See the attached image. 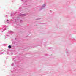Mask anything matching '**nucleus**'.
I'll return each mask as SVG.
<instances>
[{
	"instance_id": "obj_15",
	"label": "nucleus",
	"mask_w": 76,
	"mask_h": 76,
	"mask_svg": "<svg viewBox=\"0 0 76 76\" xmlns=\"http://www.w3.org/2000/svg\"><path fill=\"white\" fill-rule=\"evenodd\" d=\"M5 17H6V18H7V15H6L5 16Z\"/></svg>"
},
{
	"instance_id": "obj_8",
	"label": "nucleus",
	"mask_w": 76,
	"mask_h": 76,
	"mask_svg": "<svg viewBox=\"0 0 76 76\" xmlns=\"http://www.w3.org/2000/svg\"><path fill=\"white\" fill-rule=\"evenodd\" d=\"M11 47H12V46H11V45H10L8 46V48L9 49L11 48Z\"/></svg>"
},
{
	"instance_id": "obj_19",
	"label": "nucleus",
	"mask_w": 76,
	"mask_h": 76,
	"mask_svg": "<svg viewBox=\"0 0 76 76\" xmlns=\"http://www.w3.org/2000/svg\"><path fill=\"white\" fill-rule=\"evenodd\" d=\"M15 40H16V38H15Z\"/></svg>"
},
{
	"instance_id": "obj_18",
	"label": "nucleus",
	"mask_w": 76,
	"mask_h": 76,
	"mask_svg": "<svg viewBox=\"0 0 76 76\" xmlns=\"http://www.w3.org/2000/svg\"><path fill=\"white\" fill-rule=\"evenodd\" d=\"M38 19H39V18L37 19V20H38Z\"/></svg>"
},
{
	"instance_id": "obj_20",
	"label": "nucleus",
	"mask_w": 76,
	"mask_h": 76,
	"mask_svg": "<svg viewBox=\"0 0 76 76\" xmlns=\"http://www.w3.org/2000/svg\"><path fill=\"white\" fill-rule=\"evenodd\" d=\"M19 26V25H17V26Z\"/></svg>"
},
{
	"instance_id": "obj_13",
	"label": "nucleus",
	"mask_w": 76,
	"mask_h": 76,
	"mask_svg": "<svg viewBox=\"0 0 76 76\" xmlns=\"http://www.w3.org/2000/svg\"><path fill=\"white\" fill-rule=\"evenodd\" d=\"M12 44H15V41H13V42H12Z\"/></svg>"
},
{
	"instance_id": "obj_9",
	"label": "nucleus",
	"mask_w": 76,
	"mask_h": 76,
	"mask_svg": "<svg viewBox=\"0 0 76 76\" xmlns=\"http://www.w3.org/2000/svg\"><path fill=\"white\" fill-rule=\"evenodd\" d=\"M10 34H14V32L11 31H10Z\"/></svg>"
},
{
	"instance_id": "obj_22",
	"label": "nucleus",
	"mask_w": 76,
	"mask_h": 76,
	"mask_svg": "<svg viewBox=\"0 0 76 76\" xmlns=\"http://www.w3.org/2000/svg\"><path fill=\"white\" fill-rule=\"evenodd\" d=\"M13 60H14V59H13Z\"/></svg>"
},
{
	"instance_id": "obj_6",
	"label": "nucleus",
	"mask_w": 76,
	"mask_h": 76,
	"mask_svg": "<svg viewBox=\"0 0 76 76\" xmlns=\"http://www.w3.org/2000/svg\"><path fill=\"white\" fill-rule=\"evenodd\" d=\"M15 13H14L13 14L12 13L11 14L10 16L12 17V16H15Z\"/></svg>"
},
{
	"instance_id": "obj_17",
	"label": "nucleus",
	"mask_w": 76,
	"mask_h": 76,
	"mask_svg": "<svg viewBox=\"0 0 76 76\" xmlns=\"http://www.w3.org/2000/svg\"><path fill=\"white\" fill-rule=\"evenodd\" d=\"M45 56H48V54H45Z\"/></svg>"
},
{
	"instance_id": "obj_10",
	"label": "nucleus",
	"mask_w": 76,
	"mask_h": 76,
	"mask_svg": "<svg viewBox=\"0 0 76 76\" xmlns=\"http://www.w3.org/2000/svg\"><path fill=\"white\" fill-rule=\"evenodd\" d=\"M66 53L67 54V55H68V54L69 53V52L67 51V49H66Z\"/></svg>"
},
{
	"instance_id": "obj_3",
	"label": "nucleus",
	"mask_w": 76,
	"mask_h": 76,
	"mask_svg": "<svg viewBox=\"0 0 76 76\" xmlns=\"http://www.w3.org/2000/svg\"><path fill=\"white\" fill-rule=\"evenodd\" d=\"M1 28L0 29L1 31L2 32H3L4 31L6 30V28L7 27V26L5 25H2L1 26Z\"/></svg>"
},
{
	"instance_id": "obj_4",
	"label": "nucleus",
	"mask_w": 76,
	"mask_h": 76,
	"mask_svg": "<svg viewBox=\"0 0 76 76\" xmlns=\"http://www.w3.org/2000/svg\"><path fill=\"white\" fill-rule=\"evenodd\" d=\"M46 6V4H43L42 6L41 7V8L39 9L40 10H42L45 7V6Z\"/></svg>"
},
{
	"instance_id": "obj_1",
	"label": "nucleus",
	"mask_w": 76,
	"mask_h": 76,
	"mask_svg": "<svg viewBox=\"0 0 76 76\" xmlns=\"http://www.w3.org/2000/svg\"><path fill=\"white\" fill-rule=\"evenodd\" d=\"M21 1L24 3L22 5L23 7H31V5L28 4L29 1L31 2V0H21Z\"/></svg>"
},
{
	"instance_id": "obj_14",
	"label": "nucleus",
	"mask_w": 76,
	"mask_h": 76,
	"mask_svg": "<svg viewBox=\"0 0 76 76\" xmlns=\"http://www.w3.org/2000/svg\"><path fill=\"white\" fill-rule=\"evenodd\" d=\"M20 23H22V22H23V21H22V20H20Z\"/></svg>"
},
{
	"instance_id": "obj_16",
	"label": "nucleus",
	"mask_w": 76,
	"mask_h": 76,
	"mask_svg": "<svg viewBox=\"0 0 76 76\" xmlns=\"http://www.w3.org/2000/svg\"><path fill=\"white\" fill-rule=\"evenodd\" d=\"M6 35V36H8V37H9V35Z\"/></svg>"
},
{
	"instance_id": "obj_11",
	"label": "nucleus",
	"mask_w": 76,
	"mask_h": 76,
	"mask_svg": "<svg viewBox=\"0 0 76 76\" xmlns=\"http://www.w3.org/2000/svg\"><path fill=\"white\" fill-rule=\"evenodd\" d=\"M11 66H14V63H12V64H11Z\"/></svg>"
},
{
	"instance_id": "obj_2",
	"label": "nucleus",
	"mask_w": 76,
	"mask_h": 76,
	"mask_svg": "<svg viewBox=\"0 0 76 76\" xmlns=\"http://www.w3.org/2000/svg\"><path fill=\"white\" fill-rule=\"evenodd\" d=\"M20 19V18L17 17V18H13L12 20H11V21H13V22L15 24H16L17 23V22Z\"/></svg>"
},
{
	"instance_id": "obj_5",
	"label": "nucleus",
	"mask_w": 76,
	"mask_h": 76,
	"mask_svg": "<svg viewBox=\"0 0 76 76\" xmlns=\"http://www.w3.org/2000/svg\"><path fill=\"white\" fill-rule=\"evenodd\" d=\"M18 15L19 16H26V14L20 13Z\"/></svg>"
},
{
	"instance_id": "obj_21",
	"label": "nucleus",
	"mask_w": 76,
	"mask_h": 76,
	"mask_svg": "<svg viewBox=\"0 0 76 76\" xmlns=\"http://www.w3.org/2000/svg\"><path fill=\"white\" fill-rule=\"evenodd\" d=\"M9 31H10L9 30H8V32H9Z\"/></svg>"
},
{
	"instance_id": "obj_12",
	"label": "nucleus",
	"mask_w": 76,
	"mask_h": 76,
	"mask_svg": "<svg viewBox=\"0 0 76 76\" xmlns=\"http://www.w3.org/2000/svg\"><path fill=\"white\" fill-rule=\"evenodd\" d=\"M2 54H3V52H0V55H1Z\"/></svg>"
},
{
	"instance_id": "obj_23",
	"label": "nucleus",
	"mask_w": 76,
	"mask_h": 76,
	"mask_svg": "<svg viewBox=\"0 0 76 76\" xmlns=\"http://www.w3.org/2000/svg\"><path fill=\"white\" fill-rule=\"evenodd\" d=\"M52 55H51L52 56Z\"/></svg>"
},
{
	"instance_id": "obj_7",
	"label": "nucleus",
	"mask_w": 76,
	"mask_h": 76,
	"mask_svg": "<svg viewBox=\"0 0 76 76\" xmlns=\"http://www.w3.org/2000/svg\"><path fill=\"white\" fill-rule=\"evenodd\" d=\"M9 23V20H7L5 22V23Z\"/></svg>"
}]
</instances>
